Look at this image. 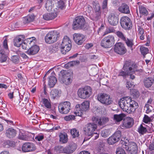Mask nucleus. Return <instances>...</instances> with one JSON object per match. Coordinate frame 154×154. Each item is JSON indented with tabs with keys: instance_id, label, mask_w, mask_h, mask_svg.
Segmentation results:
<instances>
[{
	"instance_id": "f257e3e1",
	"label": "nucleus",
	"mask_w": 154,
	"mask_h": 154,
	"mask_svg": "<svg viewBox=\"0 0 154 154\" xmlns=\"http://www.w3.org/2000/svg\"><path fill=\"white\" fill-rule=\"evenodd\" d=\"M119 104L123 111L130 113L137 107V103L134 100H132L130 97H127L121 98Z\"/></svg>"
},
{
	"instance_id": "a19ab883",
	"label": "nucleus",
	"mask_w": 154,
	"mask_h": 154,
	"mask_svg": "<svg viewBox=\"0 0 154 154\" xmlns=\"http://www.w3.org/2000/svg\"><path fill=\"white\" fill-rule=\"evenodd\" d=\"M110 132L108 129H105L102 131L101 132V135L104 137H106L110 134Z\"/></svg>"
},
{
	"instance_id": "cd10ccee",
	"label": "nucleus",
	"mask_w": 154,
	"mask_h": 154,
	"mask_svg": "<svg viewBox=\"0 0 154 154\" xmlns=\"http://www.w3.org/2000/svg\"><path fill=\"white\" fill-rule=\"evenodd\" d=\"M22 36L20 35L15 38L14 40V44L15 46L17 47L20 46L23 41L22 39Z\"/></svg>"
},
{
	"instance_id": "6e6d98bb",
	"label": "nucleus",
	"mask_w": 154,
	"mask_h": 154,
	"mask_svg": "<svg viewBox=\"0 0 154 154\" xmlns=\"http://www.w3.org/2000/svg\"><path fill=\"white\" fill-rule=\"evenodd\" d=\"M57 48L55 47V46L54 45L51 46L50 47L49 50L51 52H55L57 50Z\"/></svg>"
},
{
	"instance_id": "680f3d73",
	"label": "nucleus",
	"mask_w": 154,
	"mask_h": 154,
	"mask_svg": "<svg viewBox=\"0 0 154 154\" xmlns=\"http://www.w3.org/2000/svg\"><path fill=\"white\" fill-rule=\"evenodd\" d=\"M139 33L140 35H143L144 33V30L141 27H139L138 30Z\"/></svg>"
},
{
	"instance_id": "39448f33",
	"label": "nucleus",
	"mask_w": 154,
	"mask_h": 154,
	"mask_svg": "<svg viewBox=\"0 0 154 154\" xmlns=\"http://www.w3.org/2000/svg\"><path fill=\"white\" fill-rule=\"evenodd\" d=\"M133 62L131 61H126L124 65L123 69L124 71H121L119 74V76H122L124 77L128 75V74L132 72L131 66H133Z\"/></svg>"
},
{
	"instance_id": "09e8293b",
	"label": "nucleus",
	"mask_w": 154,
	"mask_h": 154,
	"mask_svg": "<svg viewBox=\"0 0 154 154\" xmlns=\"http://www.w3.org/2000/svg\"><path fill=\"white\" fill-rule=\"evenodd\" d=\"M57 7L60 9L62 10L65 8V5L64 2L62 0L58 2Z\"/></svg>"
},
{
	"instance_id": "c03bdc74",
	"label": "nucleus",
	"mask_w": 154,
	"mask_h": 154,
	"mask_svg": "<svg viewBox=\"0 0 154 154\" xmlns=\"http://www.w3.org/2000/svg\"><path fill=\"white\" fill-rule=\"evenodd\" d=\"M70 133L73 138L78 137L79 135V131L75 128L71 129L70 130Z\"/></svg>"
},
{
	"instance_id": "20e7f679",
	"label": "nucleus",
	"mask_w": 154,
	"mask_h": 154,
	"mask_svg": "<svg viewBox=\"0 0 154 154\" xmlns=\"http://www.w3.org/2000/svg\"><path fill=\"white\" fill-rule=\"evenodd\" d=\"M71 47V42L69 38L67 36H65L60 46L61 52L63 54H66L70 50Z\"/></svg>"
},
{
	"instance_id": "49530a36",
	"label": "nucleus",
	"mask_w": 154,
	"mask_h": 154,
	"mask_svg": "<svg viewBox=\"0 0 154 154\" xmlns=\"http://www.w3.org/2000/svg\"><path fill=\"white\" fill-rule=\"evenodd\" d=\"M108 143L109 144H112L116 143V142H118L117 140L114 137L112 136L110 137L107 140Z\"/></svg>"
},
{
	"instance_id": "c9c22d12",
	"label": "nucleus",
	"mask_w": 154,
	"mask_h": 154,
	"mask_svg": "<svg viewBox=\"0 0 154 154\" xmlns=\"http://www.w3.org/2000/svg\"><path fill=\"white\" fill-rule=\"evenodd\" d=\"M46 0L47 1L45 5V7L46 9L48 11H52L53 6L51 1L50 0Z\"/></svg>"
},
{
	"instance_id": "f03ea898",
	"label": "nucleus",
	"mask_w": 154,
	"mask_h": 154,
	"mask_svg": "<svg viewBox=\"0 0 154 154\" xmlns=\"http://www.w3.org/2000/svg\"><path fill=\"white\" fill-rule=\"evenodd\" d=\"M92 93V88L88 86H85L84 88H79L77 91L78 96L83 99L88 98L91 95Z\"/></svg>"
},
{
	"instance_id": "bb28decb",
	"label": "nucleus",
	"mask_w": 154,
	"mask_h": 154,
	"mask_svg": "<svg viewBox=\"0 0 154 154\" xmlns=\"http://www.w3.org/2000/svg\"><path fill=\"white\" fill-rule=\"evenodd\" d=\"M57 82V79L53 75L50 76L49 78L48 85L50 88L53 87Z\"/></svg>"
},
{
	"instance_id": "a878e982",
	"label": "nucleus",
	"mask_w": 154,
	"mask_h": 154,
	"mask_svg": "<svg viewBox=\"0 0 154 154\" xmlns=\"http://www.w3.org/2000/svg\"><path fill=\"white\" fill-rule=\"evenodd\" d=\"M57 15L56 13H46L43 15V18L47 20H52L56 17Z\"/></svg>"
},
{
	"instance_id": "f704fd0d",
	"label": "nucleus",
	"mask_w": 154,
	"mask_h": 154,
	"mask_svg": "<svg viewBox=\"0 0 154 154\" xmlns=\"http://www.w3.org/2000/svg\"><path fill=\"white\" fill-rule=\"evenodd\" d=\"M18 138L24 140H28L29 138L25 134L24 132H20L18 136Z\"/></svg>"
},
{
	"instance_id": "f3484780",
	"label": "nucleus",
	"mask_w": 154,
	"mask_h": 154,
	"mask_svg": "<svg viewBox=\"0 0 154 154\" xmlns=\"http://www.w3.org/2000/svg\"><path fill=\"white\" fill-rule=\"evenodd\" d=\"M35 149V145L31 143H25L23 144L22 146V150L24 152L32 151Z\"/></svg>"
},
{
	"instance_id": "13d9d810",
	"label": "nucleus",
	"mask_w": 154,
	"mask_h": 154,
	"mask_svg": "<svg viewBox=\"0 0 154 154\" xmlns=\"http://www.w3.org/2000/svg\"><path fill=\"white\" fill-rule=\"evenodd\" d=\"M27 17H28V20L29 19V20L30 22L33 21L35 18L34 15L32 14L29 15L27 16Z\"/></svg>"
},
{
	"instance_id": "79ce46f5",
	"label": "nucleus",
	"mask_w": 154,
	"mask_h": 154,
	"mask_svg": "<svg viewBox=\"0 0 154 154\" xmlns=\"http://www.w3.org/2000/svg\"><path fill=\"white\" fill-rule=\"evenodd\" d=\"M11 60L14 63L17 64L19 62V57L17 55H13L11 57Z\"/></svg>"
},
{
	"instance_id": "864d4df0",
	"label": "nucleus",
	"mask_w": 154,
	"mask_h": 154,
	"mask_svg": "<svg viewBox=\"0 0 154 154\" xmlns=\"http://www.w3.org/2000/svg\"><path fill=\"white\" fill-rule=\"evenodd\" d=\"M116 154H126L125 150L122 148H119L117 149Z\"/></svg>"
},
{
	"instance_id": "5fc2aeb1",
	"label": "nucleus",
	"mask_w": 154,
	"mask_h": 154,
	"mask_svg": "<svg viewBox=\"0 0 154 154\" xmlns=\"http://www.w3.org/2000/svg\"><path fill=\"white\" fill-rule=\"evenodd\" d=\"M93 8L94 9L95 8H100V5L99 3L97 2H93Z\"/></svg>"
},
{
	"instance_id": "c85d7f7f",
	"label": "nucleus",
	"mask_w": 154,
	"mask_h": 154,
	"mask_svg": "<svg viewBox=\"0 0 154 154\" xmlns=\"http://www.w3.org/2000/svg\"><path fill=\"white\" fill-rule=\"evenodd\" d=\"M125 116V114L121 113L119 114H115L113 116L114 120L117 122H120L124 120Z\"/></svg>"
},
{
	"instance_id": "aec40b11",
	"label": "nucleus",
	"mask_w": 154,
	"mask_h": 154,
	"mask_svg": "<svg viewBox=\"0 0 154 154\" xmlns=\"http://www.w3.org/2000/svg\"><path fill=\"white\" fill-rule=\"evenodd\" d=\"M108 19L109 23L112 26L116 25L119 22L118 17L113 13H111L109 15Z\"/></svg>"
},
{
	"instance_id": "774afa93",
	"label": "nucleus",
	"mask_w": 154,
	"mask_h": 154,
	"mask_svg": "<svg viewBox=\"0 0 154 154\" xmlns=\"http://www.w3.org/2000/svg\"><path fill=\"white\" fill-rule=\"evenodd\" d=\"M149 149L151 151L154 150V144L153 143H151L149 146Z\"/></svg>"
},
{
	"instance_id": "7ed1b4c3",
	"label": "nucleus",
	"mask_w": 154,
	"mask_h": 154,
	"mask_svg": "<svg viewBox=\"0 0 154 154\" xmlns=\"http://www.w3.org/2000/svg\"><path fill=\"white\" fill-rule=\"evenodd\" d=\"M59 33L56 30L49 32L45 37V42L48 44H52L56 42L59 37Z\"/></svg>"
},
{
	"instance_id": "37998d69",
	"label": "nucleus",
	"mask_w": 154,
	"mask_h": 154,
	"mask_svg": "<svg viewBox=\"0 0 154 154\" xmlns=\"http://www.w3.org/2000/svg\"><path fill=\"white\" fill-rule=\"evenodd\" d=\"M112 136L114 137L118 141L121 138V132L119 131L116 132Z\"/></svg>"
},
{
	"instance_id": "473e14b6",
	"label": "nucleus",
	"mask_w": 154,
	"mask_h": 154,
	"mask_svg": "<svg viewBox=\"0 0 154 154\" xmlns=\"http://www.w3.org/2000/svg\"><path fill=\"white\" fill-rule=\"evenodd\" d=\"M146 125L144 124H141L139 127L138 128L139 132L142 134H145L147 131V130L145 126Z\"/></svg>"
},
{
	"instance_id": "412c9836",
	"label": "nucleus",
	"mask_w": 154,
	"mask_h": 154,
	"mask_svg": "<svg viewBox=\"0 0 154 154\" xmlns=\"http://www.w3.org/2000/svg\"><path fill=\"white\" fill-rule=\"evenodd\" d=\"M76 145L74 143H70L68 146L64 148L63 149V151L64 153H72L76 149Z\"/></svg>"
},
{
	"instance_id": "58836bf2",
	"label": "nucleus",
	"mask_w": 154,
	"mask_h": 154,
	"mask_svg": "<svg viewBox=\"0 0 154 154\" xmlns=\"http://www.w3.org/2000/svg\"><path fill=\"white\" fill-rule=\"evenodd\" d=\"M140 12L142 15H147L148 12L146 8L142 6H139V7Z\"/></svg>"
},
{
	"instance_id": "1a4fd4ad",
	"label": "nucleus",
	"mask_w": 154,
	"mask_h": 154,
	"mask_svg": "<svg viewBox=\"0 0 154 154\" xmlns=\"http://www.w3.org/2000/svg\"><path fill=\"white\" fill-rule=\"evenodd\" d=\"M60 73L62 76L61 80L63 83L68 85L71 83L72 76L71 73L64 70L61 71Z\"/></svg>"
},
{
	"instance_id": "c756f323",
	"label": "nucleus",
	"mask_w": 154,
	"mask_h": 154,
	"mask_svg": "<svg viewBox=\"0 0 154 154\" xmlns=\"http://www.w3.org/2000/svg\"><path fill=\"white\" fill-rule=\"evenodd\" d=\"M153 80L150 78H146L144 79L143 83L145 86L146 88L150 87L152 84Z\"/></svg>"
},
{
	"instance_id": "4c0bfd02",
	"label": "nucleus",
	"mask_w": 154,
	"mask_h": 154,
	"mask_svg": "<svg viewBox=\"0 0 154 154\" xmlns=\"http://www.w3.org/2000/svg\"><path fill=\"white\" fill-rule=\"evenodd\" d=\"M14 145V143L11 141L7 140L4 142L3 146L5 148H8L10 146H13Z\"/></svg>"
},
{
	"instance_id": "2eb2a0df",
	"label": "nucleus",
	"mask_w": 154,
	"mask_h": 154,
	"mask_svg": "<svg viewBox=\"0 0 154 154\" xmlns=\"http://www.w3.org/2000/svg\"><path fill=\"white\" fill-rule=\"evenodd\" d=\"M92 121L97 123L99 126L103 125L109 121V118L106 117H99L97 116H93L92 118Z\"/></svg>"
},
{
	"instance_id": "8fccbe9b",
	"label": "nucleus",
	"mask_w": 154,
	"mask_h": 154,
	"mask_svg": "<svg viewBox=\"0 0 154 154\" xmlns=\"http://www.w3.org/2000/svg\"><path fill=\"white\" fill-rule=\"evenodd\" d=\"M131 92L134 97H138L140 96V93L137 90L132 89L131 91Z\"/></svg>"
},
{
	"instance_id": "393cba45",
	"label": "nucleus",
	"mask_w": 154,
	"mask_h": 154,
	"mask_svg": "<svg viewBox=\"0 0 154 154\" xmlns=\"http://www.w3.org/2000/svg\"><path fill=\"white\" fill-rule=\"evenodd\" d=\"M90 103L88 101H86L83 102L81 105L78 104L75 107H79L80 109L84 111H86L89 109Z\"/></svg>"
},
{
	"instance_id": "69168bd1",
	"label": "nucleus",
	"mask_w": 154,
	"mask_h": 154,
	"mask_svg": "<svg viewBox=\"0 0 154 154\" xmlns=\"http://www.w3.org/2000/svg\"><path fill=\"white\" fill-rule=\"evenodd\" d=\"M107 3V1L106 0H105L103 1L102 5V8L103 9H104L106 8Z\"/></svg>"
},
{
	"instance_id": "7c9ffc66",
	"label": "nucleus",
	"mask_w": 154,
	"mask_h": 154,
	"mask_svg": "<svg viewBox=\"0 0 154 154\" xmlns=\"http://www.w3.org/2000/svg\"><path fill=\"white\" fill-rule=\"evenodd\" d=\"M60 141L63 143H66L68 141L67 135L66 133H60L59 135Z\"/></svg>"
},
{
	"instance_id": "72a5a7b5",
	"label": "nucleus",
	"mask_w": 154,
	"mask_h": 154,
	"mask_svg": "<svg viewBox=\"0 0 154 154\" xmlns=\"http://www.w3.org/2000/svg\"><path fill=\"white\" fill-rule=\"evenodd\" d=\"M42 101L45 107L49 109L51 108V105L50 100L47 99L43 98L42 99Z\"/></svg>"
},
{
	"instance_id": "4be33fe9",
	"label": "nucleus",
	"mask_w": 154,
	"mask_h": 154,
	"mask_svg": "<svg viewBox=\"0 0 154 154\" xmlns=\"http://www.w3.org/2000/svg\"><path fill=\"white\" fill-rule=\"evenodd\" d=\"M39 50V47L37 45L32 46L29 48L26 52L28 54L32 55L36 54Z\"/></svg>"
},
{
	"instance_id": "dca6fc26",
	"label": "nucleus",
	"mask_w": 154,
	"mask_h": 154,
	"mask_svg": "<svg viewBox=\"0 0 154 154\" xmlns=\"http://www.w3.org/2000/svg\"><path fill=\"white\" fill-rule=\"evenodd\" d=\"M73 36L75 42L79 45H82L86 39L85 36L82 34L75 33Z\"/></svg>"
},
{
	"instance_id": "3c124183",
	"label": "nucleus",
	"mask_w": 154,
	"mask_h": 154,
	"mask_svg": "<svg viewBox=\"0 0 154 154\" xmlns=\"http://www.w3.org/2000/svg\"><path fill=\"white\" fill-rule=\"evenodd\" d=\"M101 12H95L94 15V20H97L100 18Z\"/></svg>"
},
{
	"instance_id": "bf43d9fd",
	"label": "nucleus",
	"mask_w": 154,
	"mask_h": 154,
	"mask_svg": "<svg viewBox=\"0 0 154 154\" xmlns=\"http://www.w3.org/2000/svg\"><path fill=\"white\" fill-rule=\"evenodd\" d=\"M27 17H28V20L29 19V20L30 22L33 21L35 18L34 15L32 14L29 15L27 16Z\"/></svg>"
},
{
	"instance_id": "a18cd8bd",
	"label": "nucleus",
	"mask_w": 154,
	"mask_h": 154,
	"mask_svg": "<svg viewBox=\"0 0 154 154\" xmlns=\"http://www.w3.org/2000/svg\"><path fill=\"white\" fill-rule=\"evenodd\" d=\"M140 49L141 53L143 55L144 57L145 55L148 52L149 50L148 48L144 47H141Z\"/></svg>"
},
{
	"instance_id": "6e6552de",
	"label": "nucleus",
	"mask_w": 154,
	"mask_h": 154,
	"mask_svg": "<svg viewBox=\"0 0 154 154\" xmlns=\"http://www.w3.org/2000/svg\"><path fill=\"white\" fill-rule=\"evenodd\" d=\"M97 98L99 101L105 105H110L112 102L110 96L105 93L98 94L97 96Z\"/></svg>"
},
{
	"instance_id": "0eeeda50",
	"label": "nucleus",
	"mask_w": 154,
	"mask_h": 154,
	"mask_svg": "<svg viewBox=\"0 0 154 154\" xmlns=\"http://www.w3.org/2000/svg\"><path fill=\"white\" fill-rule=\"evenodd\" d=\"M114 42V37L112 35H109L102 39L100 45L104 48H107L111 47Z\"/></svg>"
},
{
	"instance_id": "e2e57ef3",
	"label": "nucleus",
	"mask_w": 154,
	"mask_h": 154,
	"mask_svg": "<svg viewBox=\"0 0 154 154\" xmlns=\"http://www.w3.org/2000/svg\"><path fill=\"white\" fill-rule=\"evenodd\" d=\"M23 22L25 24L27 23L30 22V21L28 20V17H26L23 18Z\"/></svg>"
},
{
	"instance_id": "9b49d317",
	"label": "nucleus",
	"mask_w": 154,
	"mask_h": 154,
	"mask_svg": "<svg viewBox=\"0 0 154 154\" xmlns=\"http://www.w3.org/2000/svg\"><path fill=\"white\" fill-rule=\"evenodd\" d=\"M120 23L121 26L125 29L128 30L132 27V23L130 19L127 16L122 17Z\"/></svg>"
},
{
	"instance_id": "603ef678",
	"label": "nucleus",
	"mask_w": 154,
	"mask_h": 154,
	"mask_svg": "<svg viewBox=\"0 0 154 154\" xmlns=\"http://www.w3.org/2000/svg\"><path fill=\"white\" fill-rule=\"evenodd\" d=\"M151 121L150 118L146 115H145L143 118V122L146 123L150 122Z\"/></svg>"
},
{
	"instance_id": "0e129e2a",
	"label": "nucleus",
	"mask_w": 154,
	"mask_h": 154,
	"mask_svg": "<svg viewBox=\"0 0 154 154\" xmlns=\"http://www.w3.org/2000/svg\"><path fill=\"white\" fill-rule=\"evenodd\" d=\"M133 85L130 82H127L126 84V87L129 89L130 88H131Z\"/></svg>"
},
{
	"instance_id": "9d476101",
	"label": "nucleus",
	"mask_w": 154,
	"mask_h": 154,
	"mask_svg": "<svg viewBox=\"0 0 154 154\" xmlns=\"http://www.w3.org/2000/svg\"><path fill=\"white\" fill-rule=\"evenodd\" d=\"M59 111L62 114L68 113L71 109V104L69 101H65L59 104L58 106Z\"/></svg>"
},
{
	"instance_id": "de8ad7c7",
	"label": "nucleus",
	"mask_w": 154,
	"mask_h": 154,
	"mask_svg": "<svg viewBox=\"0 0 154 154\" xmlns=\"http://www.w3.org/2000/svg\"><path fill=\"white\" fill-rule=\"evenodd\" d=\"M76 108L77 109L74 112V113L76 116H82V115H83V110L80 109V108L79 107H78V108Z\"/></svg>"
},
{
	"instance_id": "f8f14e48",
	"label": "nucleus",
	"mask_w": 154,
	"mask_h": 154,
	"mask_svg": "<svg viewBox=\"0 0 154 154\" xmlns=\"http://www.w3.org/2000/svg\"><path fill=\"white\" fill-rule=\"evenodd\" d=\"M97 127V124L94 123L88 124L84 128L85 134L88 137L91 136Z\"/></svg>"
},
{
	"instance_id": "e433bc0d",
	"label": "nucleus",
	"mask_w": 154,
	"mask_h": 154,
	"mask_svg": "<svg viewBox=\"0 0 154 154\" xmlns=\"http://www.w3.org/2000/svg\"><path fill=\"white\" fill-rule=\"evenodd\" d=\"M58 91L57 89L52 90L51 92V95L52 98L54 99L56 98H57L59 97Z\"/></svg>"
},
{
	"instance_id": "4468645a",
	"label": "nucleus",
	"mask_w": 154,
	"mask_h": 154,
	"mask_svg": "<svg viewBox=\"0 0 154 154\" xmlns=\"http://www.w3.org/2000/svg\"><path fill=\"white\" fill-rule=\"evenodd\" d=\"M116 34L122 40L124 41L128 47L130 48L132 47L133 45V40L132 39L126 38L124 35L120 31H117Z\"/></svg>"
},
{
	"instance_id": "4d7b16f0",
	"label": "nucleus",
	"mask_w": 154,
	"mask_h": 154,
	"mask_svg": "<svg viewBox=\"0 0 154 154\" xmlns=\"http://www.w3.org/2000/svg\"><path fill=\"white\" fill-rule=\"evenodd\" d=\"M123 144L122 145V147L125 149L126 150H128L129 149V144L128 143L123 142Z\"/></svg>"
},
{
	"instance_id": "b1692460",
	"label": "nucleus",
	"mask_w": 154,
	"mask_h": 154,
	"mask_svg": "<svg viewBox=\"0 0 154 154\" xmlns=\"http://www.w3.org/2000/svg\"><path fill=\"white\" fill-rule=\"evenodd\" d=\"M138 150L137 146L136 143L134 142L129 144V149L130 154H137Z\"/></svg>"
},
{
	"instance_id": "052dcab7",
	"label": "nucleus",
	"mask_w": 154,
	"mask_h": 154,
	"mask_svg": "<svg viewBox=\"0 0 154 154\" xmlns=\"http://www.w3.org/2000/svg\"><path fill=\"white\" fill-rule=\"evenodd\" d=\"M44 138V136L42 135H38L35 137V139L38 141H40Z\"/></svg>"
},
{
	"instance_id": "2f4dec72",
	"label": "nucleus",
	"mask_w": 154,
	"mask_h": 154,
	"mask_svg": "<svg viewBox=\"0 0 154 154\" xmlns=\"http://www.w3.org/2000/svg\"><path fill=\"white\" fill-rule=\"evenodd\" d=\"M7 57L5 54V52L3 50H0V62L2 63L6 61Z\"/></svg>"
},
{
	"instance_id": "338daca9",
	"label": "nucleus",
	"mask_w": 154,
	"mask_h": 154,
	"mask_svg": "<svg viewBox=\"0 0 154 154\" xmlns=\"http://www.w3.org/2000/svg\"><path fill=\"white\" fill-rule=\"evenodd\" d=\"M93 46L92 43L87 44L85 45V47L87 49H89L92 47Z\"/></svg>"
},
{
	"instance_id": "a211bd4d",
	"label": "nucleus",
	"mask_w": 154,
	"mask_h": 154,
	"mask_svg": "<svg viewBox=\"0 0 154 154\" xmlns=\"http://www.w3.org/2000/svg\"><path fill=\"white\" fill-rule=\"evenodd\" d=\"M17 134V131L15 129L9 128L6 129L5 132V136L9 139H12L15 137Z\"/></svg>"
},
{
	"instance_id": "6ab92c4d",
	"label": "nucleus",
	"mask_w": 154,
	"mask_h": 154,
	"mask_svg": "<svg viewBox=\"0 0 154 154\" xmlns=\"http://www.w3.org/2000/svg\"><path fill=\"white\" fill-rule=\"evenodd\" d=\"M134 124V121L133 118L127 117L125 118L123 121L122 126L126 128L131 127Z\"/></svg>"
},
{
	"instance_id": "ddd939ff",
	"label": "nucleus",
	"mask_w": 154,
	"mask_h": 154,
	"mask_svg": "<svg viewBox=\"0 0 154 154\" xmlns=\"http://www.w3.org/2000/svg\"><path fill=\"white\" fill-rule=\"evenodd\" d=\"M114 50L115 53L119 55H123L127 51L124 44L120 42L115 44Z\"/></svg>"
},
{
	"instance_id": "5701e85b",
	"label": "nucleus",
	"mask_w": 154,
	"mask_h": 154,
	"mask_svg": "<svg viewBox=\"0 0 154 154\" xmlns=\"http://www.w3.org/2000/svg\"><path fill=\"white\" fill-rule=\"evenodd\" d=\"M118 10L122 13L128 14L130 12L129 6L125 3L121 4L119 7Z\"/></svg>"
},
{
	"instance_id": "ea45409f",
	"label": "nucleus",
	"mask_w": 154,
	"mask_h": 154,
	"mask_svg": "<svg viewBox=\"0 0 154 154\" xmlns=\"http://www.w3.org/2000/svg\"><path fill=\"white\" fill-rule=\"evenodd\" d=\"M133 66H131L132 68L131 69L132 72H130L131 74H128V75L130 76V77L131 79H133L135 78V76L134 75H132V74L134 73L136 71H138L139 70H137L136 69V67L137 66L136 65L133 63Z\"/></svg>"
},
{
	"instance_id": "423d86ee",
	"label": "nucleus",
	"mask_w": 154,
	"mask_h": 154,
	"mask_svg": "<svg viewBox=\"0 0 154 154\" xmlns=\"http://www.w3.org/2000/svg\"><path fill=\"white\" fill-rule=\"evenodd\" d=\"M85 24V21L83 16L76 17L73 21L72 24L73 29L76 30L83 28Z\"/></svg>"
}]
</instances>
